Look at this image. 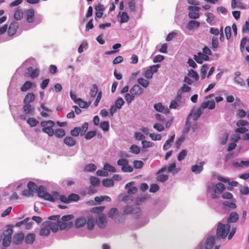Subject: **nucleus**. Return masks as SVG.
<instances>
[{"instance_id":"42","label":"nucleus","mask_w":249,"mask_h":249,"mask_svg":"<svg viewBox=\"0 0 249 249\" xmlns=\"http://www.w3.org/2000/svg\"><path fill=\"white\" fill-rule=\"evenodd\" d=\"M100 127L104 131H107L109 128V124L107 122L104 121L101 123Z\"/></svg>"},{"instance_id":"7","label":"nucleus","mask_w":249,"mask_h":249,"mask_svg":"<svg viewBox=\"0 0 249 249\" xmlns=\"http://www.w3.org/2000/svg\"><path fill=\"white\" fill-rule=\"evenodd\" d=\"M13 233V230L11 229H8L3 232V238L2 239V245L5 247H8L11 242V235Z\"/></svg>"},{"instance_id":"16","label":"nucleus","mask_w":249,"mask_h":249,"mask_svg":"<svg viewBox=\"0 0 249 249\" xmlns=\"http://www.w3.org/2000/svg\"><path fill=\"white\" fill-rule=\"evenodd\" d=\"M204 161H201L199 162V165L196 164L193 165L191 167L192 171L196 174L200 173L203 170V165Z\"/></svg>"},{"instance_id":"59","label":"nucleus","mask_w":249,"mask_h":249,"mask_svg":"<svg viewBox=\"0 0 249 249\" xmlns=\"http://www.w3.org/2000/svg\"><path fill=\"white\" fill-rule=\"evenodd\" d=\"M149 136L153 141H160L161 139V136L160 134L151 133Z\"/></svg>"},{"instance_id":"15","label":"nucleus","mask_w":249,"mask_h":249,"mask_svg":"<svg viewBox=\"0 0 249 249\" xmlns=\"http://www.w3.org/2000/svg\"><path fill=\"white\" fill-rule=\"evenodd\" d=\"M134 95H140L143 92V89L139 85L136 84L133 86L129 91Z\"/></svg>"},{"instance_id":"31","label":"nucleus","mask_w":249,"mask_h":249,"mask_svg":"<svg viewBox=\"0 0 249 249\" xmlns=\"http://www.w3.org/2000/svg\"><path fill=\"white\" fill-rule=\"evenodd\" d=\"M87 222V226L89 230H91L93 229L94 226V219L92 217H89Z\"/></svg>"},{"instance_id":"19","label":"nucleus","mask_w":249,"mask_h":249,"mask_svg":"<svg viewBox=\"0 0 249 249\" xmlns=\"http://www.w3.org/2000/svg\"><path fill=\"white\" fill-rule=\"evenodd\" d=\"M24 238V234L22 232L18 233L15 235L13 242L16 245L19 244L21 243Z\"/></svg>"},{"instance_id":"39","label":"nucleus","mask_w":249,"mask_h":249,"mask_svg":"<svg viewBox=\"0 0 249 249\" xmlns=\"http://www.w3.org/2000/svg\"><path fill=\"white\" fill-rule=\"evenodd\" d=\"M104 170H106L107 172L108 171L112 173H115L116 171V169L113 166L107 163L105 164L104 166Z\"/></svg>"},{"instance_id":"14","label":"nucleus","mask_w":249,"mask_h":249,"mask_svg":"<svg viewBox=\"0 0 249 249\" xmlns=\"http://www.w3.org/2000/svg\"><path fill=\"white\" fill-rule=\"evenodd\" d=\"M18 28V24L17 21H14L11 22L8 30V35L10 36L14 35Z\"/></svg>"},{"instance_id":"56","label":"nucleus","mask_w":249,"mask_h":249,"mask_svg":"<svg viewBox=\"0 0 249 249\" xmlns=\"http://www.w3.org/2000/svg\"><path fill=\"white\" fill-rule=\"evenodd\" d=\"M65 135V132L62 129H57L55 130V135L58 138H62Z\"/></svg>"},{"instance_id":"1","label":"nucleus","mask_w":249,"mask_h":249,"mask_svg":"<svg viewBox=\"0 0 249 249\" xmlns=\"http://www.w3.org/2000/svg\"><path fill=\"white\" fill-rule=\"evenodd\" d=\"M36 192L39 197L52 202L57 200L59 196V194L57 192H53L51 195L48 193L46 188L43 185H40Z\"/></svg>"},{"instance_id":"6","label":"nucleus","mask_w":249,"mask_h":249,"mask_svg":"<svg viewBox=\"0 0 249 249\" xmlns=\"http://www.w3.org/2000/svg\"><path fill=\"white\" fill-rule=\"evenodd\" d=\"M123 213L125 214H131L134 217H138L140 214V209L137 205H127L124 207Z\"/></svg>"},{"instance_id":"57","label":"nucleus","mask_w":249,"mask_h":249,"mask_svg":"<svg viewBox=\"0 0 249 249\" xmlns=\"http://www.w3.org/2000/svg\"><path fill=\"white\" fill-rule=\"evenodd\" d=\"M205 16L207 17L206 21L208 23H211L214 18V16L212 13H206Z\"/></svg>"},{"instance_id":"24","label":"nucleus","mask_w":249,"mask_h":249,"mask_svg":"<svg viewBox=\"0 0 249 249\" xmlns=\"http://www.w3.org/2000/svg\"><path fill=\"white\" fill-rule=\"evenodd\" d=\"M134 184V182H130L127 183L125 186V188L128 190L129 194H134L137 193L138 189L136 187H130L131 185Z\"/></svg>"},{"instance_id":"21","label":"nucleus","mask_w":249,"mask_h":249,"mask_svg":"<svg viewBox=\"0 0 249 249\" xmlns=\"http://www.w3.org/2000/svg\"><path fill=\"white\" fill-rule=\"evenodd\" d=\"M202 107L203 109L209 108L210 109H213L215 107V103L214 100L208 101L204 102L202 105Z\"/></svg>"},{"instance_id":"37","label":"nucleus","mask_w":249,"mask_h":249,"mask_svg":"<svg viewBox=\"0 0 249 249\" xmlns=\"http://www.w3.org/2000/svg\"><path fill=\"white\" fill-rule=\"evenodd\" d=\"M27 123L31 127H34L38 124V121L34 118H29L27 120Z\"/></svg>"},{"instance_id":"54","label":"nucleus","mask_w":249,"mask_h":249,"mask_svg":"<svg viewBox=\"0 0 249 249\" xmlns=\"http://www.w3.org/2000/svg\"><path fill=\"white\" fill-rule=\"evenodd\" d=\"M191 89L190 87L186 84H184L178 91L182 94L183 92H189Z\"/></svg>"},{"instance_id":"53","label":"nucleus","mask_w":249,"mask_h":249,"mask_svg":"<svg viewBox=\"0 0 249 249\" xmlns=\"http://www.w3.org/2000/svg\"><path fill=\"white\" fill-rule=\"evenodd\" d=\"M73 215L72 214H68L64 215L62 217L61 220L62 222L64 223H68L70 222L69 221L73 218Z\"/></svg>"},{"instance_id":"58","label":"nucleus","mask_w":249,"mask_h":249,"mask_svg":"<svg viewBox=\"0 0 249 249\" xmlns=\"http://www.w3.org/2000/svg\"><path fill=\"white\" fill-rule=\"evenodd\" d=\"M68 197L70 203L71 201H77L79 199V196L75 194H71Z\"/></svg>"},{"instance_id":"46","label":"nucleus","mask_w":249,"mask_h":249,"mask_svg":"<svg viewBox=\"0 0 249 249\" xmlns=\"http://www.w3.org/2000/svg\"><path fill=\"white\" fill-rule=\"evenodd\" d=\"M128 163V161L127 159L124 158H121L119 159L117 161V164L119 166L123 167L124 166L127 165Z\"/></svg>"},{"instance_id":"38","label":"nucleus","mask_w":249,"mask_h":249,"mask_svg":"<svg viewBox=\"0 0 249 249\" xmlns=\"http://www.w3.org/2000/svg\"><path fill=\"white\" fill-rule=\"evenodd\" d=\"M138 83L142 86L143 88H146L149 84V82L142 78H139L137 80Z\"/></svg>"},{"instance_id":"64","label":"nucleus","mask_w":249,"mask_h":249,"mask_svg":"<svg viewBox=\"0 0 249 249\" xmlns=\"http://www.w3.org/2000/svg\"><path fill=\"white\" fill-rule=\"evenodd\" d=\"M154 107L155 109V110L159 112H161L164 109V107L161 104V103L155 104L154 105Z\"/></svg>"},{"instance_id":"32","label":"nucleus","mask_w":249,"mask_h":249,"mask_svg":"<svg viewBox=\"0 0 249 249\" xmlns=\"http://www.w3.org/2000/svg\"><path fill=\"white\" fill-rule=\"evenodd\" d=\"M98 87L96 84H93L92 85V88L90 90V95L91 97L94 98L97 92H98Z\"/></svg>"},{"instance_id":"44","label":"nucleus","mask_w":249,"mask_h":249,"mask_svg":"<svg viewBox=\"0 0 249 249\" xmlns=\"http://www.w3.org/2000/svg\"><path fill=\"white\" fill-rule=\"evenodd\" d=\"M76 104H78L80 107L83 108H85L89 107V105L88 104V103L84 101L81 98H78V102H76Z\"/></svg>"},{"instance_id":"43","label":"nucleus","mask_w":249,"mask_h":249,"mask_svg":"<svg viewBox=\"0 0 249 249\" xmlns=\"http://www.w3.org/2000/svg\"><path fill=\"white\" fill-rule=\"evenodd\" d=\"M142 147L143 148L152 147L154 145V143L153 142L150 141H147L146 140H142Z\"/></svg>"},{"instance_id":"8","label":"nucleus","mask_w":249,"mask_h":249,"mask_svg":"<svg viewBox=\"0 0 249 249\" xmlns=\"http://www.w3.org/2000/svg\"><path fill=\"white\" fill-rule=\"evenodd\" d=\"M215 239L213 236L208 237L204 245L201 244L200 249H212L214 246Z\"/></svg>"},{"instance_id":"34","label":"nucleus","mask_w":249,"mask_h":249,"mask_svg":"<svg viewBox=\"0 0 249 249\" xmlns=\"http://www.w3.org/2000/svg\"><path fill=\"white\" fill-rule=\"evenodd\" d=\"M135 99V95L128 93L125 94L124 96V99L128 104L131 103Z\"/></svg>"},{"instance_id":"12","label":"nucleus","mask_w":249,"mask_h":249,"mask_svg":"<svg viewBox=\"0 0 249 249\" xmlns=\"http://www.w3.org/2000/svg\"><path fill=\"white\" fill-rule=\"evenodd\" d=\"M194 59L199 64H202L204 60L207 61L209 60L208 55L203 53H198L196 55L194 56Z\"/></svg>"},{"instance_id":"22","label":"nucleus","mask_w":249,"mask_h":249,"mask_svg":"<svg viewBox=\"0 0 249 249\" xmlns=\"http://www.w3.org/2000/svg\"><path fill=\"white\" fill-rule=\"evenodd\" d=\"M200 26V23L196 20H192L190 21L186 25V27L189 30H192L195 28L198 27Z\"/></svg>"},{"instance_id":"26","label":"nucleus","mask_w":249,"mask_h":249,"mask_svg":"<svg viewBox=\"0 0 249 249\" xmlns=\"http://www.w3.org/2000/svg\"><path fill=\"white\" fill-rule=\"evenodd\" d=\"M64 142L65 144L69 146H72L76 143L75 140L71 137H66L64 140Z\"/></svg>"},{"instance_id":"28","label":"nucleus","mask_w":249,"mask_h":249,"mask_svg":"<svg viewBox=\"0 0 249 249\" xmlns=\"http://www.w3.org/2000/svg\"><path fill=\"white\" fill-rule=\"evenodd\" d=\"M238 219V215L236 212H231L228 218V221L234 223Z\"/></svg>"},{"instance_id":"52","label":"nucleus","mask_w":249,"mask_h":249,"mask_svg":"<svg viewBox=\"0 0 249 249\" xmlns=\"http://www.w3.org/2000/svg\"><path fill=\"white\" fill-rule=\"evenodd\" d=\"M81 131V128L76 127L71 131V134L74 137H77L79 135Z\"/></svg>"},{"instance_id":"17","label":"nucleus","mask_w":249,"mask_h":249,"mask_svg":"<svg viewBox=\"0 0 249 249\" xmlns=\"http://www.w3.org/2000/svg\"><path fill=\"white\" fill-rule=\"evenodd\" d=\"M25 13L27 21L29 23L33 22L35 21V10L33 9H27Z\"/></svg>"},{"instance_id":"13","label":"nucleus","mask_w":249,"mask_h":249,"mask_svg":"<svg viewBox=\"0 0 249 249\" xmlns=\"http://www.w3.org/2000/svg\"><path fill=\"white\" fill-rule=\"evenodd\" d=\"M96 223L99 228L102 229L104 228L107 224L106 216L102 214H98V218L96 220Z\"/></svg>"},{"instance_id":"63","label":"nucleus","mask_w":249,"mask_h":249,"mask_svg":"<svg viewBox=\"0 0 249 249\" xmlns=\"http://www.w3.org/2000/svg\"><path fill=\"white\" fill-rule=\"evenodd\" d=\"M158 180L160 182H164L167 180L168 178V176L167 175L160 174L158 175Z\"/></svg>"},{"instance_id":"5","label":"nucleus","mask_w":249,"mask_h":249,"mask_svg":"<svg viewBox=\"0 0 249 249\" xmlns=\"http://www.w3.org/2000/svg\"><path fill=\"white\" fill-rule=\"evenodd\" d=\"M230 225L229 224H222L219 223L217 229V238H225L228 235L230 229Z\"/></svg>"},{"instance_id":"60","label":"nucleus","mask_w":249,"mask_h":249,"mask_svg":"<svg viewBox=\"0 0 249 249\" xmlns=\"http://www.w3.org/2000/svg\"><path fill=\"white\" fill-rule=\"evenodd\" d=\"M188 16L191 19H196L199 18V14L197 12L192 11L189 12L188 14Z\"/></svg>"},{"instance_id":"41","label":"nucleus","mask_w":249,"mask_h":249,"mask_svg":"<svg viewBox=\"0 0 249 249\" xmlns=\"http://www.w3.org/2000/svg\"><path fill=\"white\" fill-rule=\"evenodd\" d=\"M32 83L30 81H26L21 87L22 91H26L28 90L32 86Z\"/></svg>"},{"instance_id":"20","label":"nucleus","mask_w":249,"mask_h":249,"mask_svg":"<svg viewBox=\"0 0 249 249\" xmlns=\"http://www.w3.org/2000/svg\"><path fill=\"white\" fill-rule=\"evenodd\" d=\"M87 222V219L83 217L77 218L75 221V226L77 228L83 227Z\"/></svg>"},{"instance_id":"49","label":"nucleus","mask_w":249,"mask_h":249,"mask_svg":"<svg viewBox=\"0 0 249 249\" xmlns=\"http://www.w3.org/2000/svg\"><path fill=\"white\" fill-rule=\"evenodd\" d=\"M90 182L93 186H95L99 184L100 179L97 177L92 176L90 178Z\"/></svg>"},{"instance_id":"29","label":"nucleus","mask_w":249,"mask_h":249,"mask_svg":"<svg viewBox=\"0 0 249 249\" xmlns=\"http://www.w3.org/2000/svg\"><path fill=\"white\" fill-rule=\"evenodd\" d=\"M102 183L106 187H110L114 186V181L113 179L105 178L103 179Z\"/></svg>"},{"instance_id":"35","label":"nucleus","mask_w":249,"mask_h":249,"mask_svg":"<svg viewBox=\"0 0 249 249\" xmlns=\"http://www.w3.org/2000/svg\"><path fill=\"white\" fill-rule=\"evenodd\" d=\"M96 168V166L95 164L90 163L85 166L84 170L87 172H93Z\"/></svg>"},{"instance_id":"33","label":"nucleus","mask_w":249,"mask_h":249,"mask_svg":"<svg viewBox=\"0 0 249 249\" xmlns=\"http://www.w3.org/2000/svg\"><path fill=\"white\" fill-rule=\"evenodd\" d=\"M23 12L20 9H17L14 14V18L17 20H20L23 17Z\"/></svg>"},{"instance_id":"10","label":"nucleus","mask_w":249,"mask_h":249,"mask_svg":"<svg viewBox=\"0 0 249 249\" xmlns=\"http://www.w3.org/2000/svg\"><path fill=\"white\" fill-rule=\"evenodd\" d=\"M120 215H122V213H119L116 208L111 209L108 213V217L114 219L116 222H121L120 219L117 217Z\"/></svg>"},{"instance_id":"18","label":"nucleus","mask_w":249,"mask_h":249,"mask_svg":"<svg viewBox=\"0 0 249 249\" xmlns=\"http://www.w3.org/2000/svg\"><path fill=\"white\" fill-rule=\"evenodd\" d=\"M22 108L23 111L25 114L33 115L34 108L31 107L30 104H24Z\"/></svg>"},{"instance_id":"25","label":"nucleus","mask_w":249,"mask_h":249,"mask_svg":"<svg viewBox=\"0 0 249 249\" xmlns=\"http://www.w3.org/2000/svg\"><path fill=\"white\" fill-rule=\"evenodd\" d=\"M35 98V95L33 93H29L26 95L23 103L24 104H30L34 101Z\"/></svg>"},{"instance_id":"2","label":"nucleus","mask_w":249,"mask_h":249,"mask_svg":"<svg viewBox=\"0 0 249 249\" xmlns=\"http://www.w3.org/2000/svg\"><path fill=\"white\" fill-rule=\"evenodd\" d=\"M226 187L222 183H218L216 185H209L208 186V191L211 194V197L213 199H216L219 197V195L221 194Z\"/></svg>"},{"instance_id":"62","label":"nucleus","mask_w":249,"mask_h":249,"mask_svg":"<svg viewBox=\"0 0 249 249\" xmlns=\"http://www.w3.org/2000/svg\"><path fill=\"white\" fill-rule=\"evenodd\" d=\"M153 128L159 132H161L164 129V126L160 123L155 124L153 125Z\"/></svg>"},{"instance_id":"45","label":"nucleus","mask_w":249,"mask_h":249,"mask_svg":"<svg viewBox=\"0 0 249 249\" xmlns=\"http://www.w3.org/2000/svg\"><path fill=\"white\" fill-rule=\"evenodd\" d=\"M130 151L135 154H138L140 152V149L137 145L133 144L130 147Z\"/></svg>"},{"instance_id":"55","label":"nucleus","mask_w":249,"mask_h":249,"mask_svg":"<svg viewBox=\"0 0 249 249\" xmlns=\"http://www.w3.org/2000/svg\"><path fill=\"white\" fill-rule=\"evenodd\" d=\"M234 82L241 86H245V82L243 78L240 77H235L233 79Z\"/></svg>"},{"instance_id":"3","label":"nucleus","mask_w":249,"mask_h":249,"mask_svg":"<svg viewBox=\"0 0 249 249\" xmlns=\"http://www.w3.org/2000/svg\"><path fill=\"white\" fill-rule=\"evenodd\" d=\"M41 125L43 127L42 131L48 135L49 136H53L54 132L53 129L54 125V123L53 121H43L41 123Z\"/></svg>"},{"instance_id":"51","label":"nucleus","mask_w":249,"mask_h":249,"mask_svg":"<svg viewBox=\"0 0 249 249\" xmlns=\"http://www.w3.org/2000/svg\"><path fill=\"white\" fill-rule=\"evenodd\" d=\"M124 102L122 98H118L116 101L115 103V105L118 108V109H121L122 107L124 105Z\"/></svg>"},{"instance_id":"47","label":"nucleus","mask_w":249,"mask_h":249,"mask_svg":"<svg viewBox=\"0 0 249 249\" xmlns=\"http://www.w3.org/2000/svg\"><path fill=\"white\" fill-rule=\"evenodd\" d=\"M187 154V151L186 150H182L181 151V152L179 153L178 160V161H181L183 159H185V157L186 156Z\"/></svg>"},{"instance_id":"4","label":"nucleus","mask_w":249,"mask_h":249,"mask_svg":"<svg viewBox=\"0 0 249 249\" xmlns=\"http://www.w3.org/2000/svg\"><path fill=\"white\" fill-rule=\"evenodd\" d=\"M72 225L73 223L72 222L64 223L61 221H58L57 224L51 222V224L49 226V228H50V230L55 232L58 230L59 228L61 230H63L67 228H71Z\"/></svg>"},{"instance_id":"23","label":"nucleus","mask_w":249,"mask_h":249,"mask_svg":"<svg viewBox=\"0 0 249 249\" xmlns=\"http://www.w3.org/2000/svg\"><path fill=\"white\" fill-rule=\"evenodd\" d=\"M203 108L201 106L200 107H199L196 111L195 112H193V110H192V112L191 113L192 114V116L193 120L195 121H196L201 116V115L203 112Z\"/></svg>"},{"instance_id":"30","label":"nucleus","mask_w":249,"mask_h":249,"mask_svg":"<svg viewBox=\"0 0 249 249\" xmlns=\"http://www.w3.org/2000/svg\"><path fill=\"white\" fill-rule=\"evenodd\" d=\"M27 187L29 190L31 192H36L38 190L37 186L32 181L28 183Z\"/></svg>"},{"instance_id":"40","label":"nucleus","mask_w":249,"mask_h":249,"mask_svg":"<svg viewBox=\"0 0 249 249\" xmlns=\"http://www.w3.org/2000/svg\"><path fill=\"white\" fill-rule=\"evenodd\" d=\"M120 18H121L120 22L121 23L127 22L128 21L129 18L127 14L125 12H124L122 13V14L120 16Z\"/></svg>"},{"instance_id":"11","label":"nucleus","mask_w":249,"mask_h":249,"mask_svg":"<svg viewBox=\"0 0 249 249\" xmlns=\"http://www.w3.org/2000/svg\"><path fill=\"white\" fill-rule=\"evenodd\" d=\"M39 74V71L37 69H35L33 67H30L27 69L25 72V75L26 77H31L32 78H34L38 76Z\"/></svg>"},{"instance_id":"27","label":"nucleus","mask_w":249,"mask_h":249,"mask_svg":"<svg viewBox=\"0 0 249 249\" xmlns=\"http://www.w3.org/2000/svg\"><path fill=\"white\" fill-rule=\"evenodd\" d=\"M35 240V235L33 233H29L25 237V241L27 244H32Z\"/></svg>"},{"instance_id":"48","label":"nucleus","mask_w":249,"mask_h":249,"mask_svg":"<svg viewBox=\"0 0 249 249\" xmlns=\"http://www.w3.org/2000/svg\"><path fill=\"white\" fill-rule=\"evenodd\" d=\"M188 75L189 77L194 78L196 80H198L199 79L197 73L193 70L189 71Z\"/></svg>"},{"instance_id":"50","label":"nucleus","mask_w":249,"mask_h":249,"mask_svg":"<svg viewBox=\"0 0 249 249\" xmlns=\"http://www.w3.org/2000/svg\"><path fill=\"white\" fill-rule=\"evenodd\" d=\"M104 209V206L94 207L91 209V212L100 214V213H101Z\"/></svg>"},{"instance_id":"9","label":"nucleus","mask_w":249,"mask_h":249,"mask_svg":"<svg viewBox=\"0 0 249 249\" xmlns=\"http://www.w3.org/2000/svg\"><path fill=\"white\" fill-rule=\"evenodd\" d=\"M51 224V221H47L43 222L39 232L40 236H47L50 234V228H49V226H50Z\"/></svg>"},{"instance_id":"61","label":"nucleus","mask_w":249,"mask_h":249,"mask_svg":"<svg viewBox=\"0 0 249 249\" xmlns=\"http://www.w3.org/2000/svg\"><path fill=\"white\" fill-rule=\"evenodd\" d=\"M121 169L123 172L127 173H131L133 170V168L130 166L128 163L127 165L122 167Z\"/></svg>"},{"instance_id":"36","label":"nucleus","mask_w":249,"mask_h":249,"mask_svg":"<svg viewBox=\"0 0 249 249\" xmlns=\"http://www.w3.org/2000/svg\"><path fill=\"white\" fill-rule=\"evenodd\" d=\"M223 205L228 207L231 209H234L236 208V205L234 203V201L233 199H232V202H230L229 201H225L223 203Z\"/></svg>"}]
</instances>
